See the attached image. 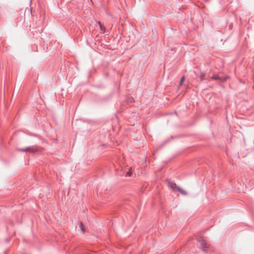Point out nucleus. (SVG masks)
Masks as SVG:
<instances>
[{
  "label": "nucleus",
  "instance_id": "f257e3e1",
  "mask_svg": "<svg viewBox=\"0 0 254 254\" xmlns=\"http://www.w3.org/2000/svg\"><path fill=\"white\" fill-rule=\"evenodd\" d=\"M167 185L168 187L171 188L174 191H178L184 195H186L187 194V192L185 190L178 187L176 184L173 182H171L169 181H167Z\"/></svg>",
  "mask_w": 254,
  "mask_h": 254
},
{
  "label": "nucleus",
  "instance_id": "f03ea898",
  "mask_svg": "<svg viewBox=\"0 0 254 254\" xmlns=\"http://www.w3.org/2000/svg\"><path fill=\"white\" fill-rule=\"evenodd\" d=\"M201 245H200V248L203 251H206V249L208 248V246L207 245V243L205 239L203 238H202L201 240Z\"/></svg>",
  "mask_w": 254,
  "mask_h": 254
},
{
  "label": "nucleus",
  "instance_id": "7ed1b4c3",
  "mask_svg": "<svg viewBox=\"0 0 254 254\" xmlns=\"http://www.w3.org/2000/svg\"><path fill=\"white\" fill-rule=\"evenodd\" d=\"M212 79L214 80H219L221 82H224L228 79V76H225L224 77H221L219 75H215L212 77Z\"/></svg>",
  "mask_w": 254,
  "mask_h": 254
},
{
  "label": "nucleus",
  "instance_id": "20e7f679",
  "mask_svg": "<svg viewBox=\"0 0 254 254\" xmlns=\"http://www.w3.org/2000/svg\"><path fill=\"white\" fill-rule=\"evenodd\" d=\"M98 24L100 26L101 30H102L103 31L105 32V27L102 25V24L101 23V22L100 21H98Z\"/></svg>",
  "mask_w": 254,
  "mask_h": 254
},
{
  "label": "nucleus",
  "instance_id": "39448f33",
  "mask_svg": "<svg viewBox=\"0 0 254 254\" xmlns=\"http://www.w3.org/2000/svg\"><path fill=\"white\" fill-rule=\"evenodd\" d=\"M18 150L21 151H31V149L29 148H26L25 149H19Z\"/></svg>",
  "mask_w": 254,
  "mask_h": 254
},
{
  "label": "nucleus",
  "instance_id": "423d86ee",
  "mask_svg": "<svg viewBox=\"0 0 254 254\" xmlns=\"http://www.w3.org/2000/svg\"><path fill=\"white\" fill-rule=\"evenodd\" d=\"M131 171L130 170H129L126 174V176H131Z\"/></svg>",
  "mask_w": 254,
  "mask_h": 254
},
{
  "label": "nucleus",
  "instance_id": "0eeeda50",
  "mask_svg": "<svg viewBox=\"0 0 254 254\" xmlns=\"http://www.w3.org/2000/svg\"><path fill=\"white\" fill-rule=\"evenodd\" d=\"M184 80H185V77L183 76V77H182V79H181V80L180 81V84L182 85L183 84V83L184 82Z\"/></svg>",
  "mask_w": 254,
  "mask_h": 254
},
{
  "label": "nucleus",
  "instance_id": "6e6552de",
  "mask_svg": "<svg viewBox=\"0 0 254 254\" xmlns=\"http://www.w3.org/2000/svg\"><path fill=\"white\" fill-rule=\"evenodd\" d=\"M80 228L83 231H84V228H83V225L82 223H80Z\"/></svg>",
  "mask_w": 254,
  "mask_h": 254
},
{
  "label": "nucleus",
  "instance_id": "1a4fd4ad",
  "mask_svg": "<svg viewBox=\"0 0 254 254\" xmlns=\"http://www.w3.org/2000/svg\"><path fill=\"white\" fill-rule=\"evenodd\" d=\"M201 78L203 77V75H201Z\"/></svg>",
  "mask_w": 254,
  "mask_h": 254
}]
</instances>
